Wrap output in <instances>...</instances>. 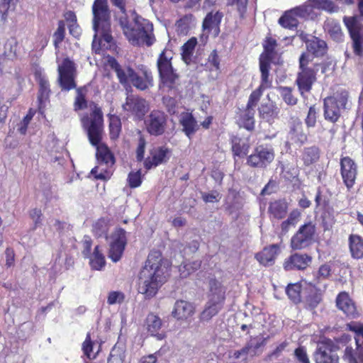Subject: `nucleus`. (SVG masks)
<instances>
[{
    "mask_svg": "<svg viewBox=\"0 0 363 363\" xmlns=\"http://www.w3.org/2000/svg\"><path fill=\"white\" fill-rule=\"evenodd\" d=\"M307 52H303L298 60V72L295 83L300 95L305 97L306 94L311 91L313 84L317 80L319 71V63L313 62L314 57H323L328 50L327 43L318 37L313 36L306 41Z\"/></svg>",
    "mask_w": 363,
    "mask_h": 363,
    "instance_id": "f257e3e1",
    "label": "nucleus"
},
{
    "mask_svg": "<svg viewBox=\"0 0 363 363\" xmlns=\"http://www.w3.org/2000/svg\"><path fill=\"white\" fill-rule=\"evenodd\" d=\"M169 276V265L160 251L152 250L140 272L138 292L145 299L154 298Z\"/></svg>",
    "mask_w": 363,
    "mask_h": 363,
    "instance_id": "f03ea898",
    "label": "nucleus"
},
{
    "mask_svg": "<svg viewBox=\"0 0 363 363\" xmlns=\"http://www.w3.org/2000/svg\"><path fill=\"white\" fill-rule=\"evenodd\" d=\"M83 126L86 130L89 143L96 147V157L99 164L107 167L114 165L116 158L108 145L101 143L104 131L103 113L100 108H95L89 115L82 118Z\"/></svg>",
    "mask_w": 363,
    "mask_h": 363,
    "instance_id": "7ed1b4c3",
    "label": "nucleus"
},
{
    "mask_svg": "<svg viewBox=\"0 0 363 363\" xmlns=\"http://www.w3.org/2000/svg\"><path fill=\"white\" fill-rule=\"evenodd\" d=\"M110 1L122 13L118 21L128 41L134 45L140 43H145L147 46L152 45L155 42L152 24L149 21L137 16L134 19L135 25L133 26L127 16L126 0H110Z\"/></svg>",
    "mask_w": 363,
    "mask_h": 363,
    "instance_id": "20e7f679",
    "label": "nucleus"
},
{
    "mask_svg": "<svg viewBox=\"0 0 363 363\" xmlns=\"http://www.w3.org/2000/svg\"><path fill=\"white\" fill-rule=\"evenodd\" d=\"M108 62L111 68L116 73L121 84L125 85L130 82L133 86L140 91H145L153 86L154 79L150 70L143 68L141 69L140 74L136 73L130 67H128L125 70L113 57H110Z\"/></svg>",
    "mask_w": 363,
    "mask_h": 363,
    "instance_id": "39448f33",
    "label": "nucleus"
},
{
    "mask_svg": "<svg viewBox=\"0 0 363 363\" xmlns=\"http://www.w3.org/2000/svg\"><path fill=\"white\" fill-rule=\"evenodd\" d=\"M208 301L200 314L201 321H209L223 309L225 301V289L220 281L213 276L208 278Z\"/></svg>",
    "mask_w": 363,
    "mask_h": 363,
    "instance_id": "423d86ee",
    "label": "nucleus"
},
{
    "mask_svg": "<svg viewBox=\"0 0 363 363\" xmlns=\"http://www.w3.org/2000/svg\"><path fill=\"white\" fill-rule=\"evenodd\" d=\"M346 329L353 333L356 348L347 347L342 359L347 363H363V322L351 321L346 325Z\"/></svg>",
    "mask_w": 363,
    "mask_h": 363,
    "instance_id": "0eeeda50",
    "label": "nucleus"
},
{
    "mask_svg": "<svg viewBox=\"0 0 363 363\" xmlns=\"http://www.w3.org/2000/svg\"><path fill=\"white\" fill-rule=\"evenodd\" d=\"M172 57L166 55V50H164L159 55L157 60L160 86L167 88L168 91L177 88V82L179 77L172 66Z\"/></svg>",
    "mask_w": 363,
    "mask_h": 363,
    "instance_id": "6e6552de",
    "label": "nucleus"
},
{
    "mask_svg": "<svg viewBox=\"0 0 363 363\" xmlns=\"http://www.w3.org/2000/svg\"><path fill=\"white\" fill-rule=\"evenodd\" d=\"M275 158V151L271 144H258L246 158V164L255 169H266Z\"/></svg>",
    "mask_w": 363,
    "mask_h": 363,
    "instance_id": "1a4fd4ad",
    "label": "nucleus"
},
{
    "mask_svg": "<svg viewBox=\"0 0 363 363\" xmlns=\"http://www.w3.org/2000/svg\"><path fill=\"white\" fill-rule=\"evenodd\" d=\"M316 235L315 224L311 221L301 225L291 237L290 247L293 250H302L309 247Z\"/></svg>",
    "mask_w": 363,
    "mask_h": 363,
    "instance_id": "9d476101",
    "label": "nucleus"
},
{
    "mask_svg": "<svg viewBox=\"0 0 363 363\" xmlns=\"http://www.w3.org/2000/svg\"><path fill=\"white\" fill-rule=\"evenodd\" d=\"M267 339L258 335L250 336L243 347L233 352L232 357L235 359H241L242 362L247 363L249 358L259 356L262 353L263 347L266 345Z\"/></svg>",
    "mask_w": 363,
    "mask_h": 363,
    "instance_id": "9b49d317",
    "label": "nucleus"
},
{
    "mask_svg": "<svg viewBox=\"0 0 363 363\" xmlns=\"http://www.w3.org/2000/svg\"><path fill=\"white\" fill-rule=\"evenodd\" d=\"M57 71L60 86L62 90L69 91L76 88L77 67L74 61L69 57L64 58L58 65Z\"/></svg>",
    "mask_w": 363,
    "mask_h": 363,
    "instance_id": "f8f14e48",
    "label": "nucleus"
},
{
    "mask_svg": "<svg viewBox=\"0 0 363 363\" xmlns=\"http://www.w3.org/2000/svg\"><path fill=\"white\" fill-rule=\"evenodd\" d=\"M108 257L113 262H118L127 245L126 232L122 228H117L109 236Z\"/></svg>",
    "mask_w": 363,
    "mask_h": 363,
    "instance_id": "ddd939ff",
    "label": "nucleus"
},
{
    "mask_svg": "<svg viewBox=\"0 0 363 363\" xmlns=\"http://www.w3.org/2000/svg\"><path fill=\"white\" fill-rule=\"evenodd\" d=\"M167 121L168 116L163 111L154 109L145 120L146 130L153 136L162 135L166 131Z\"/></svg>",
    "mask_w": 363,
    "mask_h": 363,
    "instance_id": "4468645a",
    "label": "nucleus"
},
{
    "mask_svg": "<svg viewBox=\"0 0 363 363\" xmlns=\"http://www.w3.org/2000/svg\"><path fill=\"white\" fill-rule=\"evenodd\" d=\"M347 99L328 96L323 100V116L326 121L335 123L341 116V108L345 107Z\"/></svg>",
    "mask_w": 363,
    "mask_h": 363,
    "instance_id": "2eb2a0df",
    "label": "nucleus"
},
{
    "mask_svg": "<svg viewBox=\"0 0 363 363\" xmlns=\"http://www.w3.org/2000/svg\"><path fill=\"white\" fill-rule=\"evenodd\" d=\"M93 28L99 31V27L111 24V11L107 0H94L92 5Z\"/></svg>",
    "mask_w": 363,
    "mask_h": 363,
    "instance_id": "dca6fc26",
    "label": "nucleus"
},
{
    "mask_svg": "<svg viewBox=\"0 0 363 363\" xmlns=\"http://www.w3.org/2000/svg\"><path fill=\"white\" fill-rule=\"evenodd\" d=\"M123 108L138 120H142L149 110V104L145 99L138 95L130 94L127 96Z\"/></svg>",
    "mask_w": 363,
    "mask_h": 363,
    "instance_id": "f3484780",
    "label": "nucleus"
},
{
    "mask_svg": "<svg viewBox=\"0 0 363 363\" xmlns=\"http://www.w3.org/2000/svg\"><path fill=\"white\" fill-rule=\"evenodd\" d=\"M340 174L343 183L348 189L353 187L357 176V165L349 156L342 157L340 160Z\"/></svg>",
    "mask_w": 363,
    "mask_h": 363,
    "instance_id": "a211bd4d",
    "label": "nucleus"
},
{
    "mask_svg": "<svg viewBox=\"0 0 363 363\" xmlns=\"http://www.w3.org/2000/svg\"><path fill=\"white\" fill-rule=\"evenodd\" d=\"M337 308L349 318H357L359 315L355 301L347 291H340L335 298Z\"/></svg>",
    "mask_w": 363,
    "mask_h": 363,
    "instance_id": "6ab92c4d",
    "label": "nucleus"
},
{
    "mask_svg": "<svg viewBox=\"0 0 363 363\" xmlns=\"http://www.w3.org/2000/svg\"><path fill=\"white\" fill-rule=\"evenodd\" d=\"M333 343L330 340L323 341L318 345L313 353L315 363H339V357L333 350Z\"/></svg>",
    "mask_w": 363,
    "mask_h": 363,
    "instance_id": "aec40b11",
    "label": "nucleus"
},
{
    "mask_svg": "<svg viewBox=\"0 0 363 363\" xmlns=\"http://www.w3.org/2000/svg\"><path fill=\"white\" fill-rule=\"evenodd\" d=\"M312 256L307 253H294L284 259L283 267L286 271L306 269L311 264Z\"/></svg>",
    "mask_w": 363,
    "mask_h": 363,
    "instance_id": "412c9836",
    "label": "nucleus"
},
{
    "mask_svg": "<svg viewBox=\"0 0 363 363\" xmlns=\"http://www.w3.org/2000/svg\"><path fill=\"white\" fill-rule=\"evenodd\" d=\"M35 77L39 85L38 101V108L40 111L45 108V103L50 101L51 90L49 81L40 72H35Z\"/></svg>",
    "mask_w": 363,
    "mask_h": 363,
    "instance_id": "4be33fe9",
    "label": "nucleus"
},
{
    "mask_svg": "<svg viewBox=\"0 0 363 363\" xmlns=\"http://www.w3.org/2000/svg\"><path fill=\"white\" fill-rule=\"evenodd\" d=\"M169 150L165 147H159L150 151V156L144 160V167L147 170H150L159 164L165 162L168 160L167 155Z\"/></svg>",
    "mask_w": 363,
    "mask_h": 363,
    "instance_id": "5701e85b",
    "label": "nucleus"
},
{
    "mask_svg": "<svg viewBox=\"0 0 363 363\" xmlns=\"http://www.w3.org/2000/svg\"><path fill=\"white\" fill-rule=\"evenodd\" d=\"M195 312L194 305L184 300H177L172 311V315L177 320H186Z\"/></svg>",
    "mask_w": 363,
    "mask_h": 363,
    "instance_id": "b1692460",
    "label": "nucleus"
},
{
    "mask_svg": "<svg viewBox=\"0 0 363 363\" xmlns=\"http://www.w3.org/2000/svg\"><path fill=\"white\" fill-rule=\"evenodd\" d=\"M279 252L277 244L265 247L261 252L255 255L256 259L264 266H272L274 264L277 256Z\"/></svg>",
    "mask_w": 363,
    "mask_h": 363,
    "instance_id": "393cba45",
    "label": "nucleus"
},
{
    "mask_svg": "<svg viewBox=\"0 0 363 363\" xmlns=\"http://www.w3.org/2000/svg\"><path fill=\"white\" fill-rule=\"evenodd\" d=\"M289 203L285 199L271 201L268 207V213L271 220H281L287 214Z\"/></svg>",
    "mask_w": 363,
    "mask_h": 363,
    "instance_id": "a878e982",
    "label": "nucleus"
},
{
    "mask_svg": "<svg viewBox=\"0 0 363 363\" xmlns=\"http://www.w3.org/2000/svg\"><path fill=\"white\" fill-rule=\"evenodd\" d=\"M321 150L317 145L303 147L301 151L300 160L305 167H311L320 160Z\"/></svg>",
    "mask_w": 363,
    "mask_h": 363,
    "instance_id": "bb28decb",
    "label": "nucleus"
},
{
    "mask_svg": "<svg viewBox=\"0 0 363 363\" xmlns=\"http://www.w3.org/2000/svg\"><path fill=\"white\" fill-rule=\"evenodd\" d=\"M179 123L182 126V131L189 139L192 138L199 128L196 120L191 113H183Z\"/></svg>",
    "mask_w": 363,
    "mask_h": 363,
    "instance_id": "cd10ccee",
    "label": "nucleus"
},
{
    "mask_svg": "<svg viewBox=\"0 0 363 363\" xmlns=\"http://www.w3.org/2000/svg\"><path fill=\"white\" fill-rule=\"evenodd\" d=\"M348 247L352 258L363 259V238L361 235L350 234L348 237Z\"/></svg>",
    "mask_w": 363,
    "mask_h": 363,
    "instance_id": "c85d7f7f",
    "label": "nucleus"
},
{
    "mask_svg": "<svg viewBox=\"0 0 363 363\" xmlns=\"http://www.w3.org/2000/svg\"><path fill=\"white\" fill-rule=\"evenodd\" d=\"M145 323L147 330L151 335L156 337L159 340H162L166 337L164 333H159V330L162 325V321L158 315L152 313H149L146 318Z\"/></svg>",
    "mask_w": 363,
    "mask_h": 363,
    "instance_id": "c756f323",
    "label": "nucleus"
},
{
    "mask_svg": "<svg viewBox=\"0 0 363 363\" xmlns=\"http://www.w3.org/2000/svg\"><path fill=\"white\" fill-rule=\"evenodd\" d=\"M255 109L245 107L238 116V125L248 131H253L255 127Z\"/></svg>",
    "mask_w": 363,
    "mask_h": 363,
    "instance_id": "7c9ffc66",
    "label": "nucleus"
},
{
    "mask_svg": "<svg viewBox=\"0 0 363 363\" xmlns=\"http://www.w3.org/2000/svg\"><path fill=\"white\" fill-rule=\"evenodd\" d=\"M258 111L259 117L270 123L279 118V108L273 102L261 104Z\"/></svg>",
    "mask_w": 363,
    "mask_h": 363,
    "instance_id": "2f4dec72",
    "label": "nucleus"
},
{
    "mask_svg": "<svg viewBox=\"0 0 363 363\" xmlns=\"http://www.w3.org/2000/svg\"><path fill=\"white\" fill-rule=\"evenodd\" d=\"M289 137L293 143L298 145H302L308 141V133L304 131L301 122L293 123L289 133Z\"/></svg>",
    "mask_w": 363,
    "mask_h": 363,
    "instance_id": "473e14b6",
    "label": "nucleus"
},
{
    "mask_svg": "<svg viewBox=\"0 0 363 363\" xmlns=\"http://www.w3.org/2000/svg\"><path fill=\"white\" fill-rule=\"evenodd\" d=\"M223 17V13L221 11H217L216 12H208L205 16L202 23L203 30L211 32L213 29L215 28L219 30V26Z\"/></svg>",
    "mask_w": 363,
    "mask_h": 363,
    "instance_id": "72a5a7b5",
    "label": "nucleus"
},
{
    "mask_svg": "<svg viewBox=\"0 0 363 363\" xmlns=\"http://www.w3.org/2000/svg\"><path fill=\"white\" fill-rule=\"evenodd\" d=\"M277 41L272 37H267L263 43L264 52L260 55L259 61L272 62L277 55Z\"/></svg>",
    "mask_w": 363,
    "mask_h": 363,
    "instance_id": "f704fd0d",
    "label": "nucleus"
},
{
    "mask_svg": "<svg viewBox=\"0 0 363 363\" xmlns=\"http://www.w3.org/2000/svg\"><path fill=\"white\" fill-rule=\"evenodd\" d=\"M323 301V293L320 289H311L304 301L305 308L308 310H315Z\"/></svg>",
    "mask_w": 363,
    "mask_h": 363,
    "instance_id": "c9c22d12",
    "label": "nucleus"
},
{
    "mask_svg": "<svg viewBox=\"0 0 363 363\" xmlns=\"http://www.w3.org/2000/svg\"><path fill=\"white\" fill-rule=\"evenodd\" d=\"M87 258L89 259V266L92 270L101 271L106 265L105 256L99 245L95 246L94 252Z\"/></svg>",
    "mask_w": 363,
    "mask_h": 363,
    "instance_id": "e433bc0d",
    "label": "nucleus"
},
{
    "mask_svg": "<svg viewBox=\"0 0 363 363\" xmlns=\"http://www.w3.org/2000/svg\"><path fill=\"white\" fill-rule=\"evenodd\" d=\"M260 84L259 87L266 90L272 87V77L270 76L271 62L259 61Z\"/></svg>",
    "mask_w": 363,
    "mask_h": 363,
    "instance_id": "4c0bfd02",
    "label": "nucleus"
},
{
    "mask_svg": "<svg viewBox=\"0 0 363 363\" xmlns=\"http://www.w3.org/2000/svg\"><path fill=\"white\" fill-rule=\"evenodd\" d=\"M231 145L233 157L243 158L247 155L250 147L249 143L243 142L238 137H234L231 140Z\"/></svg>",
    "mask_w": 363,
    "mask_h": 363,
    "instance_id": "58836bf2",
    "label": "nucleus"
},
{
    "mask_svg": "<svg viewBox=\"0 0 363 363\" xmlns=\"http://www.w3.org/2000/svg\"><path fill=\"white\" fill-rule=\"evenodd\" d=\"M297 9H291L289 11H286L284 13V14L279 18V23L285 28L294 29L298 26V21L296 18L297 12L296 11Z\"/></svg>",
    "mask_w": 363,
    "mask_h": 363,
    "instance_id": "ea45409f",
    "label": "nucleus"
},
{
    "mask_svg": "<svg viewBox=\"0 0 363 363\" xmlns=\"http://www.w3.org/2000/svg\"><path fill=\"white\" fill-rule=\"evenodd\" d=\"M197 43L196 38L191 37L182 45L181 53L182 59L186 65H189L191 62Z\"/></svg>",
    "mask_w": 363,
    "mask_h": 363,
    "instance_id": "a19ab883",
    "label": "nucleus"
},
{
    "mask_svg": "<svg viewBox=\"0 0 363 363\" xmlns=\"http://www.w3.org/2000/svg\"><path fill=\"white\" fill-rule=\"evenodd\" d=\"M108 116L110 139L115 141L118 139L121 133L122 125L121 118L115 114H109Z\"/></svg>",
    "mask_w": 363,
    "mask_h": 363,
    "instance_id": "79ce46f5",
    "label": "nucleus"
},
{
    "mask_svg": "<svg viewBox=\"0 0 363 363\" xmlns=\"http://www.w3.org/2000/svg\"><path fill=\"white\" fill-rule=\"evenodd\" d=\"M110 228V221L108 218H100L93 225L92 232L96 238L105 237L108 239V233Z\"/></svg>",
    "mask_w": 363,
    "mask_h": 363,
    "instance_id": "37998d69",
    "label": "nucleus"
},
{
    "mask_svg": "<svg viewBox=\"0 0 363 363\" xmlns=\"http://www.w3.org/2000/svg\"><path fill=\"white\" fill-rule=\"evenodd\" d=\"M301 284L296 282L294 284H289L286 288V293L291 301L298 304L301 302Z\"/></svg>",
    "mask_w": 363,
    "mask_h": 363,
    "instance_id": "c03bdc74",
    "label": "nucleus"
},
{
    "mask_svg": "<svg viewBox=\"0 0 363 363\" xmlns=\"http://www.w3.org/2000/svg\"><path fill=\"white\" fill-rule=\"evenodd\" d=\"M312 8L323 10L328 13H334L338 11V6L332 0H309Z\"/></svg>",
    "mask_w": 363,
    "mask_h": 363,
    "instance_id": "a18cd8bd",
    "label": "nucleus"
},
{
    "mask_svg": "<svg viewBox=\"0 0 363 363\" xmlns=\"http://www.w3.org/2000/svg\"><path fill=\"white\" fill-rule=\"evenodd\" d=\"M324 28L333 40H338L342 37V32L340 23L333 19L326 21Z\"/></svg>",
    "mask_w": 363,
    "mask_h": 363,
    "instance_id": "49530a36",
    "label": "nucleus"
},
{
    "mask_svg": "<svg viewBox=\"0 0 363 363\" xmlns=\"http://www.w3.org/2000/svg\"><path fill=\"white\" fill-rule=\"evenodd\" d=\"M66 35V26L63 20L57 22V27L52 35L53 45L55 49H59L61 43L64 41Z\"/></svg>",
    "mask_w": 363,
    "mask_h": 363,
    "instance_id": "de8ad7c7",
    "label": "nucleus"
},
{
    "mask_svg": "<svg viewBox=\"0 0 363 363\" xmlns=\"http://www.w3.org/2000/svg\"><path fill=\"white\" fill-rule=\"evenodd\" d=\"M125 352V350L123 346L116 344L110 352L107 363H123Z\"/></svg>",
    "mask_w": 363,
    "mask_h": 363,
    "instance_id": "09e8293b",
    "label": "nucleus"
},
{
    "mask_svg": "<svg viewBox=\"0 0 363 363\" xmlns=\"http://www.w3.org/2000/svg\"><path fill=\"white\" fill-rule=\"evenodd\" d=\"M87 89L85 86H81L77 89V95L74 102V109L77 111L84 110L87 107V101L86 94Z\"/></svg>",
    "mask_w": 363,
    "mask_h": 363,
    "instance_id": "8fccbe9b",
    "label": "nucleus"
},
{
    "mask_svg": "<svg viewBox=\"0 0 363 363\" xmlns=\"http://www.w3.org/2000/svg\"><path fill=\"white\" fill-rule=\"evenodd\" d=\"M298 174L299 171L294 164H287L282 167L281 175L286 181L292 182L298 178Z\"/></svg>",
    "mask_w": 363,
    "mask_h": 363,
    "instance_id": "3c124183",
    "label": "nucleus"
},
{
    "mask_svg": "<svg viewBox=\"0 0 363 363\" xmlns=\"http://www.w3.org/2000/svg\"><path fill=\"white\" fill-rule=\"evenodd\" d=\"M279 91L283 101L289 106H295L298 99L293 94V89L288 86H281Z\"/></svg>",
    "mask_w": 363,
    "mask_h": 363,
    "instance_id": "603ef678",
    "label": "nucleus"
},
{
    "mask_svg": "<svg viewBox=\"0 0 363 363\" xmlns=\"http://www.w3.org/2000/svg\"><path fill=\"white\" fill-rule=\"evenodd\" d=\"M18 43L16 38L12 37L7 40L4 45V55L9 58L17 57Z\"/></svg>",
    "mask_w": 363,
    "mask_h": 363,
    "instance_id": "864d4df0",
    "label": "nucleus"
},
{
    "mask_svg": "<svg viewBox=\"0 0 363 363\" xmlns=\"http://www.w3.org/2000/svg\"><path fill=\"white\" fill-rule=\"evenodd\" d=\"M220 60L216 50H213L208 55L206 63V67L210 71H218L220 69Z\"/></svg>",
    "mask_w": 363,
    "mask_h": 363,
    "instance_id": "5fc2aeb1",
    "label": "nucleus"
},
{
    "mask_svg": "<svg viewBox=\"0 0 363 363\" xmlns=\"http://www.w3.org/2000/svg\"><path fill=\"white\" fill-rule=\"evenodd\" d=\"M264 91L265 90L259 86L252 91L249 96L246 107L254 109L259 101Z\"/></svg>",
    "mask_w": 363,
    "mask_h": 363,
    "instance_id": "6e6d98bb",
    "label": "nucleus"
},
{
    "mask_svg": "<svg viewBox=\"0 0 363 363\" xmlns=\"http://www.w3.org/2000/svg\"><path fill=\"white\" fill-rule=\"evenodd\" d=\"M127 181L128 186L130 189H135L139 187L143 182L140 170H138L136 172L132 171L129 172Z\"/></svg>",
    "mask_w": 363,
    "mask_h": 363,
    "instance_id": "4d7b16f0",
    "label": "nucleus"
},
{
    "mask_svg": "<svg viewBox=\"0 0 363 363\" xmlns=\"http://www.w3.org/2000/svg\"><path fill=\"white\" fill-rule=\"evenodd\" d=\"M347 27L349 30V33L352 40L360 39V27L357 23L354 18H351L348 22L346 23Z\"/></svg>",
    "mask_w": 363,
    "mask_h": 363,
    "instance_id": "13d9d810",
    "label": "nucleus"
},
{
    "mask_svg": "<svg viewBox=\"0 0 363 363\" xmlns=\"http://www.w3.org/2000/svg\"><path fill=\"white\" fill-rule=\"evenodd\" d=\"M162 103L166 108V111L170 115H174L177 113V101L175 98L171 96H164L162 98Z\"/></svg>",
    "mask_w": 363,
    "mask_h": 363,
    "instance_id": "bf43d9fd",
    "label": "nucleus"
},
{
    "mask_svg": "<svg viewBox=\"0 0 363 363\" xmlns=\"http://www.w3.org/2000/svg\"><path fill=\"white\" fill-rule=\"evenodd\" d=\"M125 297V294L122 291H110L107 297V303L108 305H113L116 303L121 304L124 301Z\"/></svg>",
    "mask_w": 363,
    "mask_h": 363,
    "instance_id": "052dcab7",
    "label": "nucleus"
},
{
    "mask_svg": "<svg viewBox=\"0 0 363 363\" xmlns=\"http://www.w3.org/2000/svg\"><path fill=\"white\" fill-rule=\"evenodd\" d=\"M315 202L316 208L321 207L323 208H325L329 206L330 199L326 195L323 194L320 187L317 190Z\"/></svg>",
    "mask_w": 363,
    "mask_h": 363,
    "instance_id": "680f3d73",
    "label": "nucleus"
},
{
    "mask_svg": "<svg viewBox=\"0 0 363 363\" xmlns=\"http://www.w3.org/2000/svg\"><path fill=\"white\" fill-rule=\"evenodd\" d=\"M295 358L299 363H311L304 346H299L294 350Z\"/></svg>",
    "mask_w": 363,
    "mask_h": 363,
    "instance_id": "e2e57ef3",
    "label": "nucleus"
},
{
    "mask_svg": "<svg viewBox=\"0 0 363 363\" xmlns=\"http://www.w3.org/2000/svg\"><path fill=\"white\" fill-rule=\"evenodd\" d=\"M96 33H99L101 35V39L107 43H111L113 41V37L111 35V24L105 26H101L99 27V31H96Z\"/></svg>",
    "mask_w": 363,
    "mask_h": 363,
    "instance_id": "0e129e2a",
    "label": "nucleus"
},
{
    "mask_svg": "<svg viewBox=\"0 0 363 363\" xmlns=\"http://www.w3.org/2000/svg\"><path fill=\"white\" fill-rule=\"evenodd\" d=\"M317 119V111L315 106H311L309 107L308 114L305 119V123L308 127H314L316 123Z\"/></svg>",
    "mask_w": 363,
    "mask_h": 363,
    "instance_id": "69168bd1",
    "label": "nucleus"
},
{
    "mask_svg": "<svg viewBox=\"0 0 363 363\" xmlns=\"http://www.w3.org/2000/svg\"><path fill=\"white\" fill-rule=\"evenodd\" d=\"M82 350L87 358L91 359V353L93 350V342L89 333L86 335L85 340L82 344Z\"/></svg>",
    "mask_w": 363,
    "mask_h": 363,
    "instance_id": "338daca9",
    "label": "nucleus"
},
{
    "mask_svg": "<svg viewBox=\"0 0 363 363\" xmlns=\"http://www.w3.org/2000/svg\"><path fill=\"white\" fill-rule=\"evenodd\" d=\"M201 197L206 203H214L220 200V195L218 191L214 190L208 193H203Z\"/></svg>",
    "mask_w": 363,
    "mask_h": 363,
    "instance_id": "774afa93",
    "label": "nucleus"
}]
</instances>
